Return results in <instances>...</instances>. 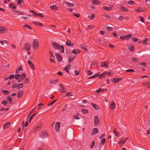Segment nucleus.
<instances>
[{
    "label": "nucleus",
    "mask_w": 150,
    "mask_h": 150,
    "mask_svg": "<svg viewBox=\"0 0 150 150\" xmlns=\"http://www.w3.org/2000/svg\"><path fill=\"white\" fill-rule=\"evenodd\" d=\"M39 43L38 40L36 39L34 40L32 42V47L33 50H37L38 49Z\"/></svg>",
    "instance_id": "1"
},
{
    "label": "nucleus",
    "mask_w": 150,
    "mask_h": 150,
    "mask_svg": "<svg viewBox=\"0 0 150 150\" xmlns=\"http://www.w3.org/2000/svg\"><path fill=\"white\" fill-rule=\"evenodd\" d=\"M31 47L30 44L28 42L25 43L23 46V49L25 50H29L30 49Z\"/></svg>",
    "instance_id": "2"
},
{
    "label": "nucleus",
    "mask_w": 150,
    "mask_h": 150,
    "mask_svg": "<svg viewBox=\"0 0 150 150\" xmlns=\"http://www.w3.org/2000/svg\"><path fill=\"white\" fill-rule=\"evenodd\" d=\"M40 137L42 139L45 138L48 136L47 133L44 131H42L39 134Z\"/></svg>",
    "instance_id": "3"
},
{
    "label": "nucleus",
    "mask_w": 150,
    "mask_h": 150,
    "mask_svg": "<svg viewBox=\"0 0 150 150\" xmlns=\"http://www.w3.org/2000/svg\"><path fill=\"white\" fill-rule=\"evenodd\" d=\"M99 118L98 116H96L94 118V126H97L99 124Z\"/></svg>",
    "instance_id": "4"
},
{
    "label": "nucleus",
    "mask_w": 150,
    "mask_h": 150,
    "mask_svg": "<svg viewBox=\"0 0 150 150\" xmlns=\"http://www.w3.org/2000/svg\"><path fill=\"white\" fill-rule=\"evenodd\" d=\"M59 87L60 88V90L61 91V92L63 93H66L67 91V90L66 88L63 87L62 85L60 84L59 85Z\"/></svg>",
    "instance_id": "5"
},
{
    "label": "nucleus",
    "mask_w": 150,
    "mask_h": 150,
    "mask_svg": "<svg viewBox=\"0 0 150 150\" xmlns=\"http://www.w3.org/2000/svg\"><path fill=\"white\" fill-rule=\"evenodd\" d=\"M60 122H57L56 123V124L55 126V130L57 132H59L60 130Z\"/></svg>",
    "instance_id": "6"
},
{
    "label": "nucleus",
    "mask_w": 150,
    "mask_h": 150,
    "mask_svg": "<svg viewBox=\"0 0 150 150\" xmlns=\"http://www.w3.org/2000/svg\"><path fill=\"white\" fill-rule=\"evenodd\" d=\"M55 56L56 57L57 59V60L59 62H61L62 60V55L58 54H56Z\"/></svg>",
    "instance_id": "7"
},
{
    "label": "nucleus",
    "mask_w": 150,
    "mask_h": 150,
    "mask_svg": "<svg viewBox=\"0 0 150 150\" xmlns=\"http://www.w3.org/2000/svg\"><path fill=\"white\" fill-rule=\"evenodd\" d=\"M52 45L55 49L57 50H59L60 49V46L59 44L58 43H54L52 44Z\"/></svg>",
    "instance_id": "8"
},
{
    "label": "nucleus",
    "mask_w": 150,
    "mask_h": 150,
    "mask_svg": "<svg viewBox=\"0 0 150 150\" xmlns=\"http://www.w3.org/2000/svg\"><path fill=\"white\" fill-rule=\"evenodd\" d=\"M128 48L129 50L132 52H133L135 50L134 47L132 44H130L129 45Z\"/></svg>",
    "instance_id": "9"
},
{
    "label": "nucleus",
    "mask_w": 150,
    "mask_h": 150,
    "mask_svg": "<svg viewBox=\"0 0 150 150\" xmlns=\"http://www.w3.org/2000/svg\"><path fill=\"white\" fill-rule=\"evenodd\" d=\"M10 125L11 123L8 122L4 125L3 127L5 129H6L10 126Z\"/></svg>",
    "instance_id": "10"
},
{
    "label": "nucleus",
    "mask_w": 150,
    "mask_h": 150,
    "mask_svg": "<svg viewBox=\"0 0 150 150\" xmlns=\"http://www.w3.org/2000/svg\"><path fill=\"white\" fill-rule=\"evenodd\" d=\"M100 66L102 67H105L106 68H108V65L106 63V62H102L100 63Z\"/></svg>",
    "instance_id": "11"
},
{
    "label": "nucleus",
    "mask_w": 150,
    "mask_h": 150,
    "mask_svg": "<svg viewBox=\"0 0 150 150\" xmlns=\"http://www.w3.org/2000/svg\"><path fill=\"white\" fill-rule=\"evenodd\" d=\"M110 107L112 110H114L115 109V105L114 102H111Z\"/></svg>",
    "instance_id": "12"
},
{
    "label": "nucleus",
    "mask_w": 150,
    "mask_h": 150,
    "mask_svg": "<svg viewBox=\"0 0 150 150\" xmlns=\"http://www.w3.org/2000/svg\"><path fill=\"white\" fill-rule=\"evenodd\" d=\"M28 63L29 64L30 67L32 69L34 70L35 69L33 63L31 62V61L30 60H28Z\"/></svg>",
    "instance_id": "13"
},
{
    "label": "nucleus",
    "mask_w": 150,
    "mask_h": 150,
    "mask_svg": "<svg viewBox=\"0 0 150 150\" xmlns=\"http://www.w3.org/2000/svg\"><path fill=\"white\" fill-rule=\"evenodd\" d=\"M143 85L146 86H147L148 88H150V81L144 82L143 83Z\"/></svg>",
    "instance_id": "14"
},
{
    "label": "nucleus",
    "mask_w": 150,
    "mask_h": 150,
    "mask_svg": "<svg viewBox=\"0 0 150 150\" xmlns=\"http://www.w3.org/2000/svg\"><path fill=\"white\" fill-rule=\"evenodd\" d=\"M66 44L69 46L73 47L74 46V43H71L69 40H67L66 42Z\"/></svg>",
    "instance_id": "15"
},
{
    "label": "nucleus",
    "mask_w": 150,
    "mask_h": 150,
    "mask_svg": "<svg viewBox=\"0 0 150 150\" xmlns=\"http://www.w3.org/2000/svg\"><path fill=\"white\" fill-rule=\"evenodd\" d=\"M41 129V126H38L36 127L34 129L33 132L34 133H36L38 131L40 130Z\"/></svg>",
    "instance_id": "16"
},
{
    "label": "nucleus",
    "mask_w": 150,
    "mask_h": 150,
    "mask_svg": "<svg viewBox=\"0 0 150 150\" xmlns=\"http://www.w3.org/2000/svg\"><path fill=\"white\" fill-rule=\"evenodd\" d=\"M23 94V91H20L18 92L17 94V97L18 98H20L22 96Z\"/></svg>",
    "instance_id": "17"
},
{
    "label": "nucleus",
    "mask_w": 150,
    "mask_h": 150,
    "mask_svg": "<svg viewBox=\"0 0 150 150\" xmlns=\"http://www.w3.org/2000/svg\"><path fill=\"white\" fill-rule=\"evenodd\" d=\"M7 30V28L4 26L0 27V33H3L5 31Z\"/></svg>",
    "instance_id": "18"
},
{
    "label": "nucleus",
    "mask_w": 150,
    "mask_h": 150,
    "mask_svg": "<svg viewBox=\"0 0 150 150\" xmlns=\"http://www.w3.org/2000/svg\"><path fill=\"white\" fill-rule=\"evenodd\" d=\"M98 130L97 128H93L92 131V135H94L95 134L98 133Z\"/></svg>",
    "instance_id": "19"
},
{
    "label": "nucleus",
    "mask_w": 150,
    "mask_h": 150,
    "mask_svg": "<svg viewBox=\"0 0 150 150\" xmlns=\"http://www.w3.org/2000/svg\"><path fill=\"white\" fill-rule=\"evenodd\" d=\"M95 17V15L94 14H90L88 16V17L91 20H93Z\"/></svg>",
    "instance_id": "20"
},
{
    "label": "nucleus",
    "mask_w": 150,
    "mask_h": 150,
    "mask_svg": "<svg viewBox=\"0 0 150 150\" xmlns=\"http://www.w3.org/2000/svg\"><path fill=\"white\" fill-rule=\"evenodd\" d=\"M91 2L94 4H98L100 3V1L97 0H91Z\"/></svg>",
    "instance_id": "21"
},
{
    "label": "nucleus",
    "mask_w": 150,
    "mask_h": 150,
    "mask_svg": "<svg viewBox=\"0 0 150 150\" xmlns=\"http://www.w3.org/2000/svg\"><path fill=\"white\" fill-rule=\"evenodd\" d=\"M80 52V51L79 50L74 49L72 51V53L74 54H79Z\"/></svg>",
    "instance_id": "22"
},
{
    "label": "nucleus",
    "mask_w": 150,
    "mask_h": 150,
    "mask_svg": "<svg viewBox=\"0 0 150 150\" xmlns=\"http://www.w3.org/2000/svg\"><path fill=\"white\" fill-rule=\"evenodd\" d=\"M103 8L105 10L107 11H110L112 10V8L111 7H108L107 6H104L103 7Z\"/></svg>",
    "instance_id": "23"
},
{
    "label": "nucleus",
    "mask_w": 150,
    "mask_h": 150,
    "mask_svg": "<svg viewBox=\"0 0 150 150\" xmlns=\"http://www.w3.org/2000/svg\"><path fill=\"white\" fill-rule=\"evenodd\" d=\"M30 11L32 12L33 13L35 14L36 15V16H40L42 17H44V16H43L42 14V13H38V14H37L35 12L33 11L32 10H30Z\"/></svg>",
    "instance_id": "24"
},
{
    "label": "nucleus",
    "mask_w": 150,
    "mask_h": 150,
    "mask_svg": "<svg viewBox=\"0 0 150 150\" xmlns=\"http://www.w3.org/2000/svg\"><path fill=\"white\" fill-rule=\"evenodd\" d=\"M17 88L18 89H19L21 88L23 86V84L22 83H19L17 85Z\"/></svg>",
    "instance_id": "25"
},
{
    "label": "nucleus",
    "mask_w": 150,
    "mask_h": 150,
    "mask_svg": "<svg viewBox=\"0 0 150 150\" xmlns=\"http://www.w3.org/2000/svg\"><path fill=\"white\" fill-rule=\"evenodd\" d=\"M58 81V80L56 79L55 80L51 79L50 80V83L51 84H54L56 83Z\"/></svg>",
    "instance_id": "26"
},
{
    "label": "nucleus",
    "mask_w": 150,
    "mask_h": 150,
    "mask_svg": "<svg viewBox=\"0 0 150 150\" xmlns=\"http://www.w3.org/2000/svg\"><path fill=\"white\" fill-rule=\"evenodd\" d=\"M92 105L93 106V107L96 110H99V108L98 107V106L96 105L95 104L92 103Z\"/></svg>",
    "instance_id": "27"
},
{
    "label": "nucleus",
    "mask_w": 150,
    "mask_h": 150,
    "mask_svg": "<svg viewBox=\"0 0 150 150\" xmlns=\"http://www.w3.org/2000/svg\"><path fill=\"white\" fill-rule=\"evenodd\" d=\"M33 23L37 25H39L41 26H42L43 25L41 23L38 22H33Z\"/></svg>",
    "instance_id": "28"
},
{
    "label": "nucleus",
    "mask_w": 150,
    "mask_h": 150,
    "mask_svg": "<svg viewBox=\"0 0 150 150\" xmlns=\"http://www.w3.org/2000/svg\"><path fill=\"white\" fill-rule=\"evenodd\" d=\"M65 3L67 5L70 7H72L74 6V5L73 3H70L67 1H66Z\"/></svg>",
    "instance_id": "29"
},
{
    "label": "nucleus",
    "mask_w": 150,
    "mask_h": 150,
    "mask_svg": "<svg viewBox=\"0 0 150 150\" xmlns=\"http://www.w3.org/2000/svg\"><path fill=\"white\" fill-rule=\"evenodd\" d=\"M99 75V73H98V74H95L94 75H93V76L89 77L88 78V79H91L93 78H95L97 76H98Z\"/></svg>",
    "instance_id": "30"
},
{
    "label": "nucleus",
    "mask_w": 150,
    "mask_h": 150,
    "mask_svg": "<svg viewBox=\"0 0 150 150\" xmlns=\"http://www.w3.org/2000/svg\"><path fill=\"white\" fill-rule=\"evenodd\" d=\"M122 79L121 78H114L113 79V81H114V83H116L118 82L119 81L121 80Z\"/></svg>",
    "instance_id": "31"
},
{
    "label": "nucleus",
    "mask_w": 150,
    "mask_h": 150,
    "mask_svg": "<svg viewBox=\"0 0 150 150\" xmlns=\"http://www.w3.org/2000/svg\"><path fill=\"white\" fill-rule=\"evenodd\" d=\"M120 9L122 11H128V10L127 8L122 6L120 7Z\"/></svg>",
    "instance_id": "32"
},
{
    "label": "nucleus",
    "mask_w": 150,
    "mask_h": 150,
    "mask_svg": "<svg viewBox=\"0 0 150 150\" xmlns=\"http://www.w3.org/2000/svg\"><path fill=\"white\" fill-rule=\"evenodd\" d=\"M81 112L83 114H87L88 113V110L86 109H82L81 110Z\"/></svg>",
    "instance_id": "33"
},
{
    "label": "nucleus",
    "mask_w": 150,
    "mask_h": 150,
    "mask_svg": "<svg viewBox=\"0 0 150 150\" xmlns=\"http://www.w3.org/2000/svg\"><path fill=\"white\" fill-rule=\"evenodd\" d=\"M74 56L73 55H71L69 57V62H71L72 60L74 59Z\"/></svg>",
    "instance_id": "34"
},
{
    "label": "nucleus",
    "mask_w": 150,
    "mask_h": 150,
    "mask_svg": "<svg viewBox=\"0 0 150 150\" xmlns=\"http://www.w3.org/2000/svg\"><path fill=\"white\" fill-rule=\"evenodd\" d=\"M50 8L54 10H57V7L55 6H50Z\"/></svg>",
    "instance_id": "35"
},
{
    "label": "nucleus",
    "mask_w": 150,
    "mask_h": 150,
    "mask_svg": "<svg viewBox=\"0 0 150 150\" xmlns=\"http://www.w3.org/2000/svg\"><path fill=\"white\" fill-rule=\"evenodd\" d=\"M21 79L22 81L23 80L26 76L25 74V73L22 74L21 75Z\"/></svg>",
    "instance_id": "36"
},
{
    "label": "nucleus",
    "mask_w": 150,
    "mask_h": 150,
    "mask_svg": "<svg viewBox=\"0 0 150 150\" xmlns=\"http://www.w3.org/2000/svg\"><path fill=\"white\" fill-rule=\"evenodd\" d=\"M24 28L26 27L31 30L32 29V28L28 25H25L23 26Z\"/></svg>",
    "instance_id": "37"
},
{
    "label": "nucleus",
    "mask_w": 150,
    "mask_h": 150,
    "mask_svg": "<svg viewBox=\"0 0 150 150\" xmlns=\"http://www.w3.org/2000/svg\"><path fill=\"white\" fill-rule=\"evenodd\" d=\"M104 89H102L101 88H100L96 90L95 92L96 93H99L101 92H103L104 91Z\"/></svg>",
    "instance_id": "38"
},
{
    "label": "nucleus",
    "mask_w": 150,
    "mask_h": 150,
    "mask_svg": "<svg viewBox=\"0 0 150 150\" xmlns=\"http://www.w3.org/2000/svg\"><path fill=\"white\" fill-rule=\"evenodd\" d=\"M37 113H35L34 114H33L30 118L29 120V122H30V121L37 114Z\"/></svg>",
    "instance_id": "39"
},
{
    "label": "nucleus",
    "mask_w": 150,
    "mask_h": 150,
    "mask_svg": "<svg viewBox=\"0 0 150 150\" xmlns=\"http://www.w3.org/2000/svg\"><path fill=\"white\" fill-rule=\"evenodd\" d=\"M131 37L132 35H131L129 34L125 36V38L126 39L128 40Z\"/></svg>",
    "instance_id": "40"
},
{
    "label": "nucleus",
    "mask_w": 150,
    "mask_h": 150,
    "mask_svg": "<svg viewBox=\"0 0 150 150\" xmlns=\"http://www.w3.org/2000/svg\"><path fill=\"white\" fill-rule=\"evenodd\" d=\"M20 75L18 74H17L15 75L14 78L16 79H18L20 78Z\"/></svg>",
    "instance_id": "41"
},
{
    "label": "nucleus",
    "mask_w": 150,
    "mask_h": 150,
    "mask_svg": "<svg viewBox=\"0 0 150 150\" xmlns=\"http://www.w3.org/2000/svg\"><path fill=\"white\" fill-rule=\"evenodd\" d=\"M132 60L133 61L136 62H138L139 61V59H138L134 57L132 58Z\"/></svg>",
    "instance_id": "42"
},
{
    "label": "nucleus",
    "mask_w": 150,
    "mask_h": 150,
    "mask_svg": "<svg viewBox=\"0 0 150 150\" xmlns=\"http://www.w3.org/2000/svg\"><path fill=\"white\" fill-rule=\"evenodd\" d=\"M7 100L10 102H12V99L10 96H8L7 98Z\"/></svg>",
    "instance_id": "43"
},
{
    "label": "nucleus",
    "mask_w": 150,
    "mask_h": 150,
    "mask_svg": "<svg viewBox=\"0 0 150 150\" xmlns=\"http://www.w3.org/2000/svg\"><path fill=\"white\" fill-rule=\"evenodd\" d=\"M138 64L143 66H146V64L145 62H142L141 63H139Z\"/></svg>",
    "instance_id": "44"
},
{
    "label": "nucleus",
    "mask_w": 150,
    "mask_h": 150,
    "mask_svg": "<svg viewBox=\"0 0 150 150\" xmlns=\"http://www.w3.org/2000/svg\"><path fill=\"white\" fill-rule=\"evenodd\" d=\"M57 100H56L53 101L50 103H49L47 105L48 106L52 105Z\"/></svg>",
    "instance_id": "45"
},
{
    "label": "nucleus",
    "mask_w": 150,
    "mask_h": 150,
    "mask_svg": "<svg viewBox=\"0 0 150 150\" xmlns=\"http://www.w3.org/2000/svg\"><path fill=\"white\" fill-rule=\"evenodd\" d=\"M3 93L5 95H7L9 93V92L6 90H4L3 91Z\"/></svg>",
    "instance_id": "46"
},
{
    "label": "nucleus",
    "mask_w": 150,
    "mask_h": 150,
    "mask_svg": "<svg viewBox=\"0 0 150 150\" xmlns=\"http://www.w3.org/2000/svg\"><path fill=\"white\" fill-rule=\"evenodd\" d=\"M139 19L141 22H143L144 23H145L144 21V18L143 17H142L141 16H139Z\"/></svg>",
    "instance_id": "47"
},
{
    "label": "nucleus",
    "mask_w": 150,
    "mask_h": 150,
    "mask_svg": "<svg viewBox=\"0 0 150 150\" xmlns=\"http://www.w3.org/2000/svg\"><path fill=\"white\" fill-rule=\"evenodd\" d=\"M125 142H126V141H125V140H124V141L122 140V141H120L118 143L119 144H121V145H123V144H124Z\"/></svg>",
    "instance_id": "48"
},
{
    "label": "nucleus",
    "mask_w": 150,
    "mask_h": 150,
    "mask_svg": "<svg viewBox=\"0 0 150 150\" xmlns=\"http://www.w3.org/2000/svg\"><path fill=\"white\" fill-rule=\"evenodd\" d=\"M80 47L82 49L84 50H87V48L85 46H83V45H81L80 46Z\"/></svg>",
    "instance_id": "49"
},
{
    "label": "nucleus",
    "mask_w": 150,
    "mask_h": 150,
    "mask_svg": "<svg viewBox=\"0 0 150 150\" xmlns=\"http://www.w3.org/2000/svg\"><path fill=\"white\" fill-rule=\"evenodd\" d=\"M44 105V104L42 103H40L38 104V106L39 107L38 108V109L39 110H40L42 108L40 106H41L42 105Z\"/></svg>",
    "instance_id": "50"
},
{
    "label": "nucleus",
    "mask_w": 150,
    "mask_h": 150,
    "mask_svg": "<svg viewBox=\"0 0 150 150\" xmlns=\"http://www.w3.org/2000/svg\"><path fill=\"white\" fill-rule=\"evenodd\" d=\"M148 40V38H145V39L142 41V43L144 44H147V41Z\"/></svg>",
    "instance_id": "51"
},
{
    "label": "nucleus",
    "mask_w": 150,
    "mask_h": 150,
    "mask_svg": "<svg viewBox=\"0 0 150 150\" xmlns=\"http://www.w3.org/2000/svg\"><path fill=\"white\" fill-rule=\"evenodd\" d=\"M1 103L4 105H6L7 104L8 102L6 100H4L1 102Z\"/></svg>",
    "instance_id": "52"
},
{
    "label": "nucleus",
    "mask_w": 150,
    "mask_h": 150,
    "mask_svg": "<svg viewBox=\"0 0 150 150\" xmlns=\"http://www.w3.org/2000/svg\"><path fill=\"white\" fill-rule=\"evenodd\" d=\"M107 29L108 31H112L113 30V28L110 27L108 26L107 27Z\"/></svg>",
    "instance_id": "53"
},
{
    "label": "nucleus",
    "mask_w": 150,
    "mask_h": 150,
    "mask_svg": "<svg viewBox=\"0 0 150 150\" xmlns=\"http://www.w3.org/2000/svg\"><path fill=\"white\" fill-rule=\"evenodd\" d=\"M105 76V74H104V73H103L102 74H100L99 76H98V78H99V79H101V78H102L103 77H104Z\"/></svg>",
    "instance_id": "54"
},
{
    "label": "nucleus",
    "mask_w": 150,
    "mask_h": 150,
    "mask_svg": "<svg viewBox=\"0 0 150 150\" xmlns=\"http://www.w3.org/2000/svg\"><path fill=\"white\" fill-rule=\"evenodd\" d=\"M105 142V138H103L102 139L101 141V142L102 144H104Z\"/></svg>",
    "instance_id": "55"
},
{
    "label": "nucleus",
    "mask_w": 150,
    "mask_h": 150,
    "mask_svg": "<svg viewBox=\"0 0 150 150\" xmlns=\"http://www.w3.org/2000/svg\"><path fill=\"white\" fill-rule=\"evenodd\" d=\"M95 144V141H93L92 142V145L90 146V148L92 149Z\"/></svg>",
    "instance_id": "56"
},
{
    "label": "nucleus",
    "mask_w": 150,
    "mask_h": 150,
    "mask_svg": "<svg viewBox=\"0 0 150 150\" xmlns=\"http://www.w3.org/2000/svg\"><path fill=\"white\" fill-rule=\"evenodd\" d=\"M23 2V0H18L17 4L19 5L21 4Z\"/></svg>",
    "instance_id": "57"
},
{
    "label": "nucleus",
    "mask_w": 150,
    "mask_h": 150,
    "mask_svg": "<svg viewBox=\"0 0 150 150\" xmlns=\"http://www.w3.org/2000/svg\"><path fill=\"white\" fill-rule=\"evenodd\" d=\"M61 49H62V53H64V46L63 45H61Z\"/></svg>",
    "instance_id": "58"
},
{
    "label": "nucleus",
    "mask_w": 150,
    "mask_h": 150,
    "mask_svg": "<svg viewBox=\"0 0 150 150\" xmlns=\"http://www.w3.org/2000/svg\"><path fill=\"white\" fill-rule=\"evenodd\" d=\"M114 133L115 136L117 137H118L119 136L120 134L118 132L116 131V132H115Z\"/></svg>",
    "instance_id": "59"
},
{
    "label": "nucleus",
    "mask_w": 150,
    "mask_h": 150,
    "mask_svg": "<svg viewBox=\"0 0 150 150\" xmlns=\"http://www.w3.org/2000/svg\"><path fill=\"white\" fill-rule=\"evenodd\" d=\"M129 4L131 5H133L134 4V2L132 1H128Z\"/></svg>",
    "instance_id": "60"
},
{
    "label": "nucleus",
    "mask_w": 150,
    "mask_h": 150,
    "mask_svg": "<svg viewBox=\"0 0 150 150\" xmlns=\"http://www.w3.org/2000/svg\"><path fill=\"white\" fill-rule=\"evenodd\" d=\"M132 41L134 42H137L138 40L137 38L134 37L132 38Z\"/></svg>",
    "instance_id": "61"
},
{
    "label": "nucleus",
    "mask_w": 150,
    "mask_h": 150,
    "mask_svg": "<svg viewBox=\"0 0 150 150\" xmlns=\"http://www.w3.org/2000/svg\"><path fill=\"white\" fill-rule=\"evenodd\" d=\"M64 70L67 72V73H69V69L67 67H65L64 68Z\"/></svg>",
    "instance_id": "62"
},
{
    "label": "nucleus",
    "mask_w": 150,
    "mask_h": 150,
    "mask_svg": "<svg viewBox=\"0 0 150 150\" xmlns=\"http://www.w3.org/2000/svg\"><path fill=\"white\" fill-rule=\"evenodd\" d=\"M4 109L3 108H1L0 109V110L1 111L2 114L4 115Z\"/></svg>",
    "instance_id": "63"
},
{
    "label": "nucleus",
    "mask_w": 150,
    "mask_h": 150,
    "mask_svg": "<svg viewBox=\"0 0 150 150\" xmlns=\"http://www.w3.org/2000/svg\"><path fill=\"white\" fill-rule=\"evenodd\" d=\"M73 15L77 18H79L80 16V15L79 14H74Z\"/></svg>",
    "instance_id": "64"
}]
</instances>
